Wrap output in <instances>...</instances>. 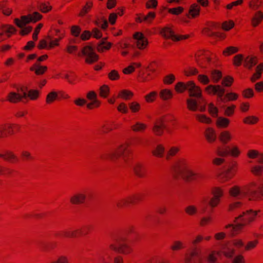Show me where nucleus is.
<instances>
[{
  "mask_svg": "<svg viewBox=\"0 0 263 263\" xmlns=\"http://www.w3.org/2000/svg\"><path fill=\"white\" fill-rule=\"evenodd\" d=\"M109 251L120 254L128 255L133 253L134 249L127 243L116 239L109 245L108 250H105L101 254L99 260L101 263H109L111 260V255Z\"/></svg>",
  "mask_w": 263,
  "mask_h": 263,
  "instance_id": "f257e3e1",
  "label": "nucleus"
},
{
  "mask_svg": "<svg viewBox=\"0 0 263 263\" xmlns=\"http://www.w3.org/2000/svg\"><path fill=\"white\" fill-rule=\"evenodd\" d=\"M132 154V152L129 148V144L124 143L119 145L114 151L107 154L105 157L103 158L123 164L127 163L130 160Z\"/></svg>",
  "mask_w": 263,
  "mask_h": 263,
  "instance_id": "f03ea898",
  "label": "nucleus"
},
{
  "mask_svg": "<svg viewBox=\"0 0 263 263\" xmlns=\"http://www.w3.org/2000/svg\"><path fill=\"white\" fill-rule=\"evenodd\" d=\"M204 240L200 234L196 235L191 241V246L185 254L184 263H201V248L198 245Z\"/></svg>",
  "mask_w": 263,
  "mask_h": 263,
  "instance_id": "7ed1b4c3",
  "label": "nucleus"
},
{
  "mask_svg": "<svg viewBox=\"0 0 263 263\" xmlns=\"http://www.w3.org/2000/svg\"><path fill=\"white\" fill-rule=\"evenodd\" d=\"M260 210L253 211V210H247L243 212L239 216L235 218V222L238 220L242 222V223L233 225L232 224L227 225L226 229L231 228V234L235 235L237 234V231L241 230L245 225L250 223L255 220V218L258 213L260 212Z\"/></svg>",
  "mask_w": 263,
  "mask_h": 263,
  "instance_id": "20e7f679",
  "label": "nucleus"
},
{
  "mask_svg": "<svg viewBox=\"0 0 263 263\" xmlns=\"http://www.w3.org/2000/svg\"><path fill=\"white\" fill-rule=\"evenodd\" d=\"M241 196L247 197L250 201L261 200L263 186H259L255 182H251L241 186Z\"/></svg>",
  "mask_w": 263,
  "mask_h": 263,
  "instance_id": "39448f33",
  "label": "nucleus"
},
{
  "mask_svg": "<svg viewBox=\"0 0 263 263\" xmlns=\"http://www.w3.org/2000/svg\"><path fill=\"white\" fill-rule=\"evenodd\" d=\"M42 18V14L37 12H34L27 15H23L20 18H16L14 22L19 28H23L30 23H35L40 21Z\"/></svg>",
  "mask_w": 263,
  "mask_h": 263,
  "instance_id": "423d86ee",
  "label": "nucleus"
},
{
  "mask_svg": "<svg viewBox=\"0 0 263 263\" xmlns=\"http://www.w3.org/2000/svg\"><path fill=\"white\" fill-rule=\"evenodd\" d=\"M192 170L189 162L184 159L179 160L174 167L175 172L181 175L185 179L187 178L189 172Z\"/></svg>",
  "mask_w": 263,
  "mask_h": 263,
  "instance_id": "0eeeda50",
  "label": "nucleus"
},
{
  "mask_svg": "<svg viewBox=\"0 0 263 263\" xmlns=\"http://www.w3.org/2000/svg\"><path fill=\"white\" fill-rule=\"evenodd\" d=\"M161 35L166 39H171L173 41H179L189 37L188 35H176L170 26L163 28L160 31Z\"/></svg>",
  "mask_w": 263,
  "mask_h": 263,
  "instance_id": "6e6552de",
  "label": "nucleus"
},
{
  "mask_svg": "<svg viewBox=\"0 0 263 263\" xmlns=\"http://www.w3.org/2000/svg\"><path fill=\"white\" fill-rule=\"evenodd\" d=\"M82 54L86 57L85 62L91 64L98 60V55L94 52L91 46H86L82 50Z\"/></svg>",
  "mask_w": 263,
  "mask_h": 263,
  "instance_id": "1a4fd4ad",
  "label": "nucleus"
},
{
  "mask_svg": "<svg viewBox=\"0 0 263 263\" xmlns=\"http://www.w3.org/2000/svg\"><path fill=\"white\" fill-rule=\"evenodd\" d=\"M189 96L191 98L200 99V101H203L204 98L202 96L201 88L197 86L194 81H190L188 85Z\"/></svg>",
  "mask_w": 263,
  "mask_h": 263,
  "instance_id": "9d476101",
  "label": "nucleus"
},
{
  "mask_svg": "<svg viewBox=\"0 0 263 263\" xmlns=\"http://www.w3.org/2000/svg\"><path fill=\"white\" fill-rule=\"evenodd\" d=\"M87 199L85 191L78 192L72 194L69 198V202L72 205H79L85 203Z\"/></svg>",
  "mask_w": 263,
  "mask_h": 263,
  "instance_id": "9b49d317",
  "label": "nucleus"
},
{
  "mask_svg": "<svg viewBox=\"0 0 263 263\" xmlns=\"http://www.w3.org/2000/svg\"><path fill=\"white\" fill-rule=\"evenodd\" d=\"M196 61L202 68H205L211 61L208 52L198 51L195 55Z\"/></svg>",
  "mask_w": 263,
  "mask_h": 263,
  "instance_id": "f8f14e48",
  "label": "nucleus"
},
{
  "mask_svg": "<svg viewBox=\"0 0 263 263\" xmlns=\"http://www.w3.org/2000/svg\"><path fill=\"white\" fill-rule=\"evenodd\" d=\"M1 125L5 134V138L18 133L21 130V126L17 124L8 123Z\"/></svg>",
  "mask_w": 263,
  "mask_h": 263,
  "instance_id": "ddd939ff",
  "label": "nucleus"
},
{
  "mask_svg": "<svg viewBox=\"0 0 263 263\" xmlns=\"http://www.w3.org/2000/svg\"><path fill=\"white\" fill-rule=\"evenodd\" d=\"M208 177L205 173L202 172H194L192 170L189 172V175L185 179L188 181H195L198 182H202L206 181Z\"/></svg>",
  "mask_w": 263,
  "mask_h": 263,
  "instance_id": "4468645a",
  "label": "nucleus"
},
{
  "mask_svg": "<svg viewBox=\"0 0 263 263\" xmlns=\"http://www.w3.org/2000/svg\"><path fill=\"white\" fill-rule=\"evenodd\" d=\"M165 127L163 118H159L154 122L152 131L155 135L161 136L164 133Z\"/></svg>",
  "mask_w": 263,
  "mask_h": 263,
  "instance_id": "2eb2a0df",
  "label": "nucleus"
},
{
  "mask_svg": "<svg viewBox=\"0 0 263 263\" xmlns=\"http://www.w3.org/2000/svg\"><path fill=\"white\" fill-rule=\"evenodd\" d=\"M133 37L136 40L135 44L138 49L143 50L146 48L148 45V40L143 33L137 32L134 34Z\"/></svg>",
  "mask_w": 263,
  "mask_h": 263,
  "instance_id": "dca6fc26",
  "label": "nucleus"
},
{
  "mask_svg": "<svg viewBox=\"0 0 263 263\" xmlns=\"http://www.w3.org/2000/svg\"><path fill=\"white\" fill-rule=\"evenodd\" d=\"M0 158L10 163H16L19 161L17 156L11 150H6L0 153Z\"/></svg>",
  "mask_w": 263,
  "mask_h": 263,
  "instance_id": "f3484780",
  "label": "nucleus"
},
{
  "mask_svg": "<svg viewBox=\"0 0 263 263\" xmlns=\"http://www.w3.org/2000/svg\"><path fill=\"white\" fill-rule=\"evenodd\" d=\"M119 127V124L115 122L105 121L101 125L99 131L102 134H106Z\"/></svg>",
  "mask_w": 263,
  "mask_h": 263,
  "instance_id": "a211bd4d",
  "label": "nucleus"
},
{
  "mask_svg": "<svg viewBox=\"0 0 263 263\" xmlns=\"http://www.w3.org/2000/svg\"><path fill=\"white\" fill-rule=\"evenodd\" d=\"M204 102V99L203 101H200V99L190 98L186 99L187 108L192 111H196L198 109L199 104Z\"/></svg>",
  "mask_w": 263,
  "mask_h": 263,
  "instance_id": "6ab92c4d",
  "label": "nucleus"
},
{
  "mask_svg": "<svg viewBox=\"0 0 263 263\" xmlns=\"http://www.w3.org/2000/svg\"><path fill=\"white\" fill-rule=\"evenodd\" d=\"M48 68L46 66H42L41 64L35 63L29 68L31 71H34L35 74L37 76H41L44 74L47 71Z\"/></svg>",
  "mask_w": 263,
  "mask_h": 263,
  "instance_id": "aec40b11",
  "label": "nucleus"
},
{
  "mask_svg": "<svg viewBox=\"0 0 263 263\" xmlns=\"http://www.w3.org/2000/svg\"><path fill=\"white\" fill-rule=\"evenodd\" d=\"M200 7L196 3L192 4L189 9L188 17L193 18L198 17L200 14Z\"/></svg>",
  "mask_w": 263,
  "mask_h": 263,
  "instance_id": "412c9836",
  "label": "nucleus"
},
{
  "mask_svg": "<svg viewBox=\"0 0 263 263\" xmlns=\"http://www.w3.org/2000/svg\"><path fill=\"white\" fill-rule=\"evenodd\" d=\"M134 171L135 175L138 177L144 178L146 175V168L141 164H136L134 167Z\"/></svg>",
  "mask_w": 263,
  "mask_h": 263,
  "instance_id": "4be33fe9",
  "label": "nucleus"
},
{
  "mask_svg": "<svg viewBox=\"0 0 263 263\" xmlns=\"http://www.w3.org/2000/svg\"><path fill=\"white\" fill-rule=\"evenodd\" d=\"M185 248L184 242L179 240H174L170 246V249L173 252L179 251Z\"/></svg>",
  "mask_w": 263,
  "mask_h": 263,
  "instance_id": "5701e85b",
  "label": "nucleus"
},
{
  "mask_svg": "<svg viewBox=\"0 0 263 263\" xmlns=\"http://www.w3.org/2000/svg\"><path fill=\"white\" fill-rule=\"evenodd\" d=\"M134 95L132 91L128 89H122L119 92L117 97L124 100H129L133 98Z\"/></svg>",
  "mask_w": 263,
  "mask_h": 263,
  "instance_id": "b1692460",
  "label": "nucleus"
},
{
  "mask_svg": "<svg viewBox=\"0 0 263 263\" xmlns=\"http://www.w3.org/2000/svg\"><path fill=\"white\" fill-rule=\"evenodd\" d=\"M165 148L162 144H158L152 151L153 156L157 158H162L164 156Z\"/></svg>",
  "mask_w": 263,
  "mask_h": 263,
  "instance_id": "393cba45",
  "label": "nucleus"
},
{
  "mask_svg": "<svg viewBox=\"0 0 263 263\" xmlns=\"http://www.w3.org/2000/svg\"><path fill=\"white\" fill-rule=\"evenodd\" d=\"M7 100L12 103H17L21 101V94L15 92H10L7 96Z\"/></svg>",
  "mask_w": 263,
  "mask_h": 263,
  "instance_id": "a878e982",
  "label": "nucleus"
},
{
  "mask_svg": "<svg viewBox=\"0 0 263 263\" xmlns=\"http://www.w3.org/2000/svg\"><path fill=\"white\" fill-rule=\"evenodd\" d=\"M232 137L231 133L227 130L222 132L219 136L220 141L223 144H227L232 140Z\"/></svg>",
  "mask_w": 263,
  "mask_h": 263,
  "instance_id": "bb28decb",
  "label": "nucleus"
},
{
  "mask_svg": "<svg viewBox=\"0 0 263 263\" xmlns=\"http://www.w3.org/2000/svg\"><path fill=\"white\" fill-rule=\"evenodd\" d=\"M229 146H218L216 148V154L221 157H227L229 156Z\"/></svg>",
  "mask_w": 263,
  "mask_h": 263,
  "instance_id": "cd10ccee",
  "label": "nucleus"
},
{
  "mask_svg": "<svg viewBox=\"0 0 263 263\" xmlns=\"http://www.w3.org/2000/svg\"><path fill=\"white\" fill-rule=\"evenodd\" d=\"M205 137L209 142H214L216 137L215 130L212 128H208L205 131Z\"/></svg>",
  "mask_w": 263,
  "mask_h": 263,
  "instance_id": "c85d7f7f",
  "label": "nucleus"
},
{
  "mask_svg": "<svg viewBox=\"0 0 263 263\" xmlns=\"http://www.w3.org/2000/svg\"><path fill=\"white\" fill-rule=\"evenodd\" d=\"M129 204H131L128 196L119 199L116 202V205L119 209L127 207Z\"/></svg>",
  "mask_w": 263,
  "mask_h": 263,
  "instance_id": "c756f323",
  "label": "nucleus"
},
{
  "mask_svg": "<svg viewBox=\"0 0 263 263\" xmlns=\"http://www.w3.org/2000/svg\"><path fill=\"white\" fill-rule=\"evenodd\" d=\"M93 6V3L91 1H88L86 3V4L83 7L81 10L79 16L80 17L84 16L91 10Z\"/></svg>",
  "mask_w": 263,
  "mask_h": 263,
  "instance_id": "7c9ffc66",
  "label": "nucleus"
},
{
  "mask_svg": "<svg viewBox=\"0 0 263 263\" xmlns=\"http://www.w3.org/2000/svg\"><path fill=\"white\" fill-rule=\"evenodd\" d=\"M257 63V59L256 57H247L244 62V66L248 69H251Z\"/></svg>",
  "mask_w": 263,
  "mask_h": 263,
  "instance_id": "2f4dec72",
  "label": "nucleus"
},
{
  "mask_svg": "<svg viewBox=\"0 0 263 263\" xmlns=\"http://www.w3.org/2000/svg\"><path fill=\"white\" fill-rule=\"evenodd\" d=\"M188 85H189V81L186 83L178 82L175 86V90L178 93H183L185 90L188 91Z\"/></svg>",
  "mask_w": 263,
  "mask_h": 263,
  "instance_id": "473e14b6",
  "label": "nucleus"
},
{
  "mask_svg": "<svg viewBox=\"0 0 263 263\" xmlns=\"http://www.w3.org/2000/svg\"><path fill=\"white\" fill-rule=\"evenodd\" d=\"M263 19V13L260 11L255 13L252 19V25L253 27L257 26Z\"/></svg>",
  "mask_w": 263,
  "mask_h": 263,
  "instance_id": "72a5a7b5",
  "label": "nucleus"
},
{
  "mask_svg": "<svg viewBox=\"0 0 263 263\" xmlns=\"http://www.w3.org/2000/svg\"><path fill=\"white\" fill-rule=\"evenodd\" d=\"M58 92L55 91H51L46 96L45 100L46 103L47 104H51L58 99Z\"/></svg>",
  "mask_w": 263,
  "mask_h": 263,
  "instance_id": "f704fd0d",
  "label": "nucleus"
},
{
  "mask_svg": "<svg viewBox=\"0 0 263 263\" xmlns=\"http://www.w3.org/2000/svg\"><path fill=\"white\" fill-rule=\"evenodd\" d=\"M147 128V125L143 123L139 122H136L131 126L132 130L134 132L142 133L145 131Z\"/></svg>",
  "mask_w": 263,
  "mask_h": 263,
  "instance_id": "c9c22d12",
  "label": "nucleus"
},
{
  "mask_svg": "<svg viewBox=\"0 0 263 263\" xmlns=\"http://www.w3.org/2000/svg\"><path fill=\"white\" fill-rule=\"evenodd\" d=\"M241 153V150L238 146L236 145H233L231 148L229 147V156L232 157L238 158Z\"/></svg>",
  "mask_w": 263,
  "mask_h": 263,
  "instance_id": "e433bc0d",
  "label": "nucleus"
},
{
  "mask_svg": "<svg viewBox=\"0 0 263 263\" xmlns=\"http://www.w3.org/2000/svg\"><path fill=\"white\" fill-rule=\"evenodd\" d=\"M21 158L25 162H31L34 160V157L31 155L30 152L26 150L22 151Z\"/></svg>",
  "mask_w": 263,
  "mask_h": 263,
  "instance_id": "4c0bfd02",
  "label": "nucleus"
},
{
  "mask_svg": "<svg viewBox=\"0 0 263 263\" xmlns=\"http://www.w3.org/2000/svg\"><path fill=\"white\" fill-rule=\"evenodd\" d=\"M159 96L163 100H167L173 98V92L170 89H163L160 91Z\"/></svg>",
  "mask_w": 263,
  "mask_h": 263,
  "instance_id": "58836bf2",
  "label": "nucleus"
},
{
  "mask_svg": "<svg viewBox=\"0 0 263 263\" xmlns=\"http://www.w3.org/2000/svg\"><path fill=\"white\" fill-rule=\"evenodd\" d=\"M220 255L219 251H212L207 256L206 261L208 263H216L218 256Z\"/></svg>",
  "mask_w": 263,
  "mask_h": 263,
  "instance_id": "ea45409f",
  "label": "nucleus"
},
{
  "mask_svg": "<svg viewBox=\"0 0 263 263\" xmlns=\"http://www.w3.org/2000/svg\"><path fill=\"white\" fill-rule=\"evenodd\" d=\"M128 197L130 204H136L143 200V195L141 193H138L128 196Z\"/></svg>",
  "mask_w": 263,
  "mask_h": 263,
  "instance_id": "a19ab883",
  "label": "nucleus"
},
{
  "mask_svg": "<svg viewBox=\"0 0 263 263\" xmlns=\"http://www.w3.org/2000/svg\"><path fill=\"white\" fill-rule=\"evenodd\" d=\"M234 177L232 174L228 172L227 170L221 173L218 176L219 180L221 182H225Z\"/></svg>",
  "mask_w": 263,
  "mask_h": 263,
  "instance_id": "79ce46f5",
  "label": "nucleus"
},
{
  "mask_svg": "<svg viewBox=\"0 0 263 263\" xmlns=\"http://www.w3.org/2000/svg\"><path fill=\"white\" fill-rule=\"evenodd\" d=\"M54 236L60 238H72L71 230H65L55 233Z\"/></svg>",
  "mask_w": 263,
  "mask_h": 263,
  "instance_id": "37998d69",
  "label": "nucleus"
},
{
  "mask_svg": "<svg viewBox=\"0 0 263 263\" xmlns=\"http://www.w3.org/2000/svg\"><path fill=\"white\" fill-rule=\"evenodd\" d=\"M57 243L55 241H51L47 243L42 245L41 249L44 252H48L56 248Z\"/></svg>",
  "mask_w": 263,
  "mask_h": 263,
  "instance_id": "c03bdc74",
  "label": "nucleus"
},
{
  "mask_svg": "<svg viewBox=\"0 0 263 263\" xmlns=\"http://www.w3.org/2000/svg\"><path fill=\"white\" fill-rule=\"evenodd\" d=\"M2 31L8 33L7 37H10L11 34L16 32V29L12 25H5L2 26Z\"/></svg>",
  "mask_w": 263,
  "mask_h": 263,
  "instance_id": "a18cd8bd",
  "label": "nucleus"
},
{
  "mask_svg": "<svg viewBox=\"0 0 263 263\" xmlns=\"http://www.w3.org/2000/svg\"><path fill=\"white\" fill-rule=\"evenodd\" d=\"M40 96V91L36 89H30L28 90V98L30 100L35 101L37 100Z\"/></svg>",
  "mask_w": 263,
  "mask_h": 263,
  "instance_id": "49530a36",
  "label": "nucleus"
},
{
  "mask_svg": "<svg viewBox=\"0 0 263 263\" xmlns=\"http://www.w3.org/2000/svg\"><path fill=\"white\" fill-rule=\"evenodd\" d=\"M230 123V120L226 118L219 117L216 122V125L218 127L226 128Z\"/></svg>",
  "mask_w": 263,
  "mask_h": 263,
  "instance_id": "de8ad7c7",
  "label": "nucleus"
},
{
  "mask_svg": "<svg viewBox=\"0 0 263 263\" xmlns=\"http://www.w3.org/2000/svg\"><path fill=\"white\" fill-rule=\"evenodd\" d=\"M238 98V95L235 92H229L226 93L223 99L222 102L235 101Z\"/></svg>",
  "mask_w": 263,
  "mask_h": 263,
  "instance_id": "09e8293b",
  "label": "nucleus"
},
{
  "mask_svg": "<svg viewBox=\"0 0 263 263\" xmlns=\"http://www.w3.org/2000/svg\"><path fill=\"white\" fill-rule=\"evenodd\" d=\"M221 252L226 257L232 258L235 253V250L230 247H224L222 249Z\"/></svg>",
  "mask_w": 263,
  "mask_h": 263,
  "instance_id": "8fccbe9b",
  "label": "nucleus"
},
{
  "mask_svg": "<svg viewBox=\"0 0 263 263\" xmlns=\"http://www.w3.org/2000/svg\"><path fill=\"white\" fill-rule=\"evenodd\" d=\"M211 79L214 83H217L222 78L221 72L218 70H214L211 71Z\"/></svg>",
  "mask_w": 263,
  "mask_h": 263,
  "instance_id": "3c124183",
  "label": "nucleus"
},
{
  "mask_svg": "<svg viewBox=\"0 0 263 263\" xmlns=\"http://www.w3.org/2000/svg\"><path fill=\"white\" fill-rule=\"evenodd\" d=\"M211 194L214 198H218L220 199L223 195V190L219 187H214L212 188Z\"/></svg>",
  "mask_w": 263,
  "mask_h": 263,
  "instance_id": "603ef678",
  "label": "nucleus"
},
{
  "mask_svg": "<svg viewBox=\"0 0 263 263\" xmlns=\"http://www.w3.org/2000/svg\"><path fill=\"white\" fill-rule=\"evenodd\" d=\"M184 74L187 77L195 76L199 73L198 70L194 67H189L184 70Z\"/></svg>",
  "mask_w": 263,
  "mask_h": 263,
  "instance_id": "864d4df0",
  "label": "nucleus"
},
{
  "mask_svg": "<svg viewBox=\"0 0 263 263\" xmlns=\"http://www.w3.org/2000/svg\"><path fill=\"white\" fill-rule=\"evenodd\" d=\"M109 87L108 85H103L99 89V95L100 97L106 98L108 97L109 93Z\"/></svg>",
  "mask_w": 263,
  "mask_h": 263,
  "instance_id": "5fc2aeb1",
  "label": "nucleus"
},
{
  "mask_svg": "<svg viewBox=\"0 0 263 263\" xmlns=\"http://www.w3.org/2000/svg\"><path fill=\"white\" fill-rule=\"evenodd\" d=\"M180 151L179 147L173 146L167 152L166 155V159L170 160L172 157L175 156Z\"/></svg>",
  "mask_w": 263,
  "mask_h": 263,
  "instance_id": "6e6d98bb",
  "label": "nucleus"
},
{
  "mask_svg": "<svg viewBox=\"0 0 263 263\" xmlns=\"http://www.w3.org/2000/svg\"><path fill=\"white\" fill-rule=\"evenodd\" d=\"M128 106L131 112L133 113H137L141 109L140 104L136 101H133L128 103Z\"/></svg>",
  "mask_w": 263,
  "mask_h": 263,
  "instance_id": "4d7b16f0",
  "label": "nucleus"
},
{
  "mask_svg": "<svg viewBox=\"0 0 263 263\" xmlns=\"http://www.w3.org/2000/svg\"><path fill=\"white\" fill-rule=\"evenodd\" d=\"M196 118L201 123L210 124L212 122L211 119L205 115L197 114L196 115Z\"/></svg>",
  "mask_w": 263,
  "mask_h": 263,
  "instance_id": "13d9d810",
  "label": "nucleus"
},
{
  "mask_svg": "<svg viewBox=\"0 0 263 263\" xmlns=\"http://www.w3.org/2000/svg\"><path fill=\"white\" fill-rule=\"evenodd\" d=\"M37 8L43 13H47L51 9V6L48 3H40L37 5Z\"/></svg>",
  "mask_w": 263,
  "mask_h": 263,
  "instance_id": "bf43d9fd",
  "label": "nucleus"
},
{
  "mask_svg": "<svg viewBox=\"0 0 263 263\" xmlns=\"http://www.w3.org/2000/svg\"><path fill=\"white\" fill-rule=\"evenodd\" d=\"M258 121V118L254 116H248L243 120V123L247 124H256Z\"/></svg>",
  "mask_w": 263,
  "mask_h": 263,
  "instance_id": "052dcab7",
  "label": "nucleus"
},
{
  "mask_svg": "<svg viewBox=\"0 0 263 263\" xmlns=\"http://www.w3.org/2000/svg\"><path fill=\"white\" fill-rule=\"evenodd\" d=\"M197 208L194 205L187 206L184 209V212L189 216H194L197 213Z\"/></svg>",
  "mask_w": 263,
  "mask_h": 263,
  "instance_id": "680f3d73",
  "label": "nucleus"
},
{
  "mask_svg": "<svg viewBox=\"0 0 263 263\" xmlns=\"http://www.w3.org/2000/svg\"><path fill=\"white\" fill-rule=\"evenodd\" d=\"M229 193L231 196L234 197H237L239 195L241 196V187L234 186L230 189Z\"/></svg>",
  "mask_w": 263,
  "mask_h": 263,
  "instance_id": "e2e57ef3",
  "label": "nucleus"
},
{
  "mask_svg": "<svg viewBox=\"0 0 263 263\" xmlns=\"http://www.w3.org/2000/svg\"><path fill=\"white\" fill-rule=\"evenodd\" d=\"M238 49L236 47L229 46L226 48L223 51V54L225 56H229L237 52Z\"/></svg>",
  "mask_w": 263,
  "mask_h": 263,
  "instance_id": "0e129e2a",
  "label": "nucleus"
},
{
  "mask_svg": "<svg viewBox=\"0 0 263 263\" xmlns=\"http://www.w3.org/2000/svg\"><path fill=\"white\" fill-rule=\"evenodd\" d=\"M251 172L255 176H260L263 173V166L255 165L251 168Z\"/></svg>",
  "mask_w": 263,
  "mask_h": 263,
  "instance_id": "69168bd1",
  "label": "nucleus"
},
{
  "mask_svg": "<svg viewBox=\"0 0 263 263\" xmlns=\"http://www.w3.org/2000/svg\"><path fill=\"white\" fill-rule=\"evenodd\" d=\"M238 168V164L236 161H232L229 165L228 168L227 170L228 172L232 174L234 176Z\"/></svg>",
  "mask_w": 263,
  "mask_h": 263,
  "instance_id": "338daca9",
  "label": "nucleus"
},
{
  "mask_svg": "<svg viewBox=\"0 0 263 263\" xmlns=\"http://www.w3.org/2000/svg\"><path fill=\"white\" fill-rule=\"evenodd\" d=\"M50 263H70L69 259L66 255H61L59 256L57 258Z\"/></svg>",
  "mask_w": 263,
  "mask_h": 263,
  "instance_id": "774afa93",
  "label": "nucleus"
}]
</instances>
